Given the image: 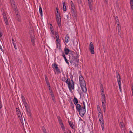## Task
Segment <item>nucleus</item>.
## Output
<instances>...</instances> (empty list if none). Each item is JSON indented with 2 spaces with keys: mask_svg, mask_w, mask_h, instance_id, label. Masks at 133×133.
I'll return each instance as SVG.
<instances>
[{
  "mask_svg": "<svg viewBox=\"0 0 133 133\" xmlns=\"http://www.w3.org/2000/svg\"><path fill=\"white\" fill-rule=\"evenodd\" d=\"M59 124H60V125H62L63 124V123L62 122V120L60 121H59Z\"/></svg>",
  "mask_w": 133,
  "mask_h": 133,
  "instance_id": "49",
  "label": "nucleus"
},
{
  "mask_svg": "<svg viewBox=\"0 0 133 133\" xmlns=\"http://www.w3.org/2000/svg\"><path fill=\"white\" fill-rule=\"evenodd\" d=\"M69 39L70 38L69 37V36L67 34L66 35L65 38V42L66 43H68L69 40Z\"/></svg>",
  "mask_w": 133,
  "mask_h": 133,
  "instance_id": "18",
  "label": "nucleus"
},
{
  "mask_svg": "<svg viewBox=\"0 0 133 133\" xmlns=\"http://www.w3.org/2000/svg\"><path fill=\"white\" fill-rule=\"evenodd\" d=\"M12 43H13H13H15V41H14V40L13 39H12Z\"/></svg>",
  "mask_w": 133,
  "mask_h": 133,
  "instance_id": "63",
  "label": "nucleus"
},
{
  "mask_svg": "<svg viewBox=\"0 0 133 133\" xmlns=\"http://www.w3.org/2000/svg\"><path fill=\"white\" fill-rule=\"evenodd\" d=\"M115 20L116 23H117V24H119V22L118 20V18L117 16H116L115 17Z\"/></svg>",
  "mask_w": 133,
  "mask_h": 133,
  "instance_id": "19",
  "label": "nucleus"
},
{
  "mask_svg": "<svg viewBox=\"0 0 133 133\" xmlns=\"http://www.w3.org/2000/svg\"><path fill=\"white\" fill-rule=\"evenodd\" d=\"M52 100H53L54 102L55 103L56 102L55 99V97H52Z\"/></svg>",
  "mask_w": 133,
  "mask_h": 133,
  "instance_id": "46",
  "label": "nucleus"
},
{
  "mask_svg": "<svg viewBox=\"0 0 133 133\" xmlns=\"http://www.w3.org/2000/svg\"><path fill=\"white\" fill-rule=\"evenodd\" d=\"M89 6L90 10H92V5L91 4V0H88Z\"/></svg>",
  "mask_w": 133,
  "mask_h": 133,
  "instance_id": "17",
  "label": "nucleus"
},
{
  "mask_svg": "<svg viewBox=\"0 0 133 133\" xmlns=\"http://www.w3.org/2000/svg\"><path fill=\"white\" fill-rule=\"evenodd\" d=\"M70 4L71 5V8L72 13H73L74 14H75L76 11L75 7L72 1H71L70 2Z\"/></svg>",
  "mask_w": 133,
  "mask_h": 133,
  "instance_id": "11",
  "label": "nucleus"
},
{
  "mask_svg": "<svg viewBox=\"0 0 133 133\" xmlns=\"http://www.w3.org/2000/svg\"><path fill=\"white\" fill-rule=\"evenodd\" d=\"M97 111L99 112L98 114V115L100 123L101 125L102 130L103 131L104 130V121L103 118L102 113L99 105L97 106Z\"/></svg>",
  "mask_w": 133,
  "mask_h": 133,
  "instance_id": "1",
  "label": "nucleus"
},
{
  "mask_svg": "<svg viewBox=\"0 0 133 133\" xmlns=\"http://www.w3.org/2000/svg\"><path fill=\"white\" fill-rule=\"evenodd\" d=\"M73 102L74 104L75 105H77V104H78V101L77 98L75 97H74V98L73 99Z\"/></svg>",
  "mask_w": 133,
  "mask_h": 133,
  "instance_id": "15",
  "label": "nucleus"
},
{
  "mask_svg": "<svg viewBox=\"0 0 133 133\" xmlns=\"http://www.w3.org/2000/svg\"><path fill=\"white\" fill-rule=\"evenodd\" d=\"M118 34L120 35L121 34V29H118Z\"/></svg>",
  "mask_w": 133,
  "mask_h": 133,
  "instance_id": "48",
  "label": "nucleus"
},
{
  "mask_svg": "<svg viewBox=\"0 0 133 133\" xmlns=\"http://www.w3.org/2000/svg\"><path fill=\"white\" fill-rule=\"evenodd\" d=\"M50 31L52 34L51 35V36L54 37L55 35L54 32V31L53 30H50Z\"/></svg>",
  "mask_w": 133,
  "mask_h": 133,
  "instance_id": "30",
  "label": "nucleus"
},
{
  "mask_svg": "<svg viewBox=\"0 0 133 133\" xmlns=\"http://www.w3.org/2000/svg\"><path fill=\"white\" fill-rule=\"evenodd\" d=\"M63 57L64 58V59L65 61L66 62V63L68 64H69V62H68L67 59L66 58V57H65V56L64 57Z\"/></svg>",
  "mask_w": 133,
  "mask_h": 133,
  "instance_id": "37",
  "label": "nucleus"
},
{
  "mask_svg": "<svg viewBox=\"0 0 133 133\" xmlns=\"http://www.w3.org/2000/svg\"><path fill=\"white\" fill-rule=\"evenodd\" d=\"M16 111L17 113L18 116L22 124H24L23 118L20 111L19 109L18 108H16Z\"/></svg>",
  "mask_w": 133,
  "mask_h": 133,
  "instance_id": "6",
  "label": "nucleus"
},
{
  "mask_svg": "<svg viewBox=\"0 0 133 133\" xmlns=\"http://www.w3.org/2000/svg\"><path fill=\"white\" fill-rule=\"evenodd\" d=\"M63 10L64 11H66V7L65 3V2H64L63 3Z\"/></svg>",
  "mask_w": 133,
  "mask_h": 133,
  "instance_id": "16",
  "label": "nucleus"
},
{
  "mask_svg": "<svg viewBox=\"0 0 133 133\" xmlns=\"http://www.w3.org/2000/svg\"><path fill=\"white\" fill-rule=\"evenodd\" d=\"M101 97V98L102 99V102H106V100L105 99V96H104V97L102 96V97Z\"/></svg>",
  "mask_w": 133,
  "mask_h": 133,
  "instance_id": "28",
  "label": "nucleus"
},
{
  "mask_svg": "<svg viewBox=\"0 0 133 133\" xmlns=\"http://www.w3.org/2000/svg\"><path fill=\"white\" fill-rule=\"evenodd\" d=\"M65 53L66 55H67L69 52V50L68 48H65L64 49Z\"/></svg>",
  "mask_w": 133,
  "mask_h": 133,
  "instance_id": "21",
  "label": "nucleus"
},
{
  "mask_svg": "<svg viewBox=\"0 0 133 133\" xmlns=\"http://www.w3.org/2000/svg\"><path fill=\"white\" fill-rule=\"evenodd\" d=\"M82 102H83V106H82L81 107H83V108L84 107V108H85V102L84 101H83Z\"/></svg>",
  "mask_w": 133,
  "mask_h": 133,
  "instance_id": "45",
  "label": "nucleus"
},
{
  "mask_svg": "<svg viewBox=\"0 0 133 133\" xmlns=\"http://www.w3.org/2000/svg\"><path fill=\"white\" fill-rule=\"evenodd\" d=\"M56 21L57 23L58 26L60 27L61 25V19L60 14L58 15H56Z\"/></svg>",
  "mask_w": 133,
  "mask_h": 133,
  "instance_id": "9",
  "label": "nucleus"
},
{
  "mask_svg": "<svg viewBox=\"0 0 133 133\" xmlns=\"http://www.w3.org/2000/svg\"><path fill=\"white\" fill-rule=\"evenodd\" d=\"M19 12H17V13H15V14L16 15V17L18 16H19L20 15L18 14Z\"/></svg>",
  "mask_w": 133,
  "mask_h": 133,
  "instance_id": "56",
  "label": "nucleus"
},
{
  "mask_svg": "<svg viewBox=\"0 0 133 133\" xmlns=\"http://www.w3.org/2000/svg\"><path fill=\"white\" fill-rule=\"evenodd\" d=\"M56 43H60L61 40L59 39H56Z\"/></svg>",
  "mask_w": 133,
  "mask_h": 133,
  "instance_id": "36",
  "label": "nucleus"
},
{
  "mask_svg": "<svg viewBox=\"0 0 133 133\" xmlns=\"http://www.w3.org/2000/svg\"><path fill=\"white\" fill-rule=\"evenodd\" d=\"M117 24V28H118V29H121V28L119 26V24Z\"/></svg>",
  "mask_w": 133,
  "mask_h": 133,
  "instance_id": "55",
  "label": "nucleus"
},
{
  "mask_svg": "<svg viewBox=\"0 0 133 133\" xmlns=\"http://www.w3.org/2000/svg\"><path fill=\"white\" fill-rule=\"evenodd\" d=\"M76 109L79 112L80 116L82 117H83L86 112L85 108L81 107L79 104H77L76 105Z\"/></svg>",
  "mask_w": 133,
  "mask_h": 133,
  "instance_id": "3",
  "label": "nucleus"
},
{
  "mask_svg": "<svg viewBox=\"0 0 133 133\" xmlns=\"http://www.w3.org/2000/svg\"><path fill=\"white\" fill-rule=\"evenodd\" d=\"M63 57H64L65 56V54L64 52H62V54L61 55Z\"/></svg>",
  "mask_w": 133,
  "mask_h": 133,
  "instance_id": "54",
  "label": "nucleus"
},
{
  "mask_svg": "<svg viewBox=\"0 0 133 133\" xmlns=\"http://www.w3.org/2000/svg\"><path fill=\"white\" fill-rule=\"evenodd\" d=\"M27 114L29 116H31V114L30 111L27 112Z\"/></svg>",
  "mask_w": 133,
  "mask_h": 133,
  "instance_id": "41",
  "label": "nucleus"
},
{
  "mask_svg": "<svg viewBox=\"0 0 133 133\" xmlns=\"http://www.w3.org/2000/svg\"><path fill=\"white\" fill-rule=\"evenodd\" d=\"M67 78H66L64 76V77H62V80L63 81L65 82L66 83L68 82L69 80V79L67 76Z\"/></svg>",
  "mask_w": 133,
  "mask_h": 133,
  "instance_id": "14",
  "label": "nucleus"
},
{
  "mask_svg": "<svg viewBox=\"0 0 133 133\" xmlns=\"http://www.w3.org/2000/svg\"><path fill=\"white\" fill-rule=\"evenodd\" d=\"M12 5L13 4L14 6V11L15 13H17L18 11V10L16 9L17 7L16 6H15V3L14 0H11Z\"/></svg>",
  "mask_w": 133,
  "mask_h": 133,
  "instance_id": "12",
  "label": "nucleus"
},
{
  "mask_svg": "<svg viewBox=\"0 0 133 133\" xmlns=\"http://www.w3.org/2000/svg\"><path fill=\"white\" fill-rule=\"evenodd\" d=\"M57 48H58L59 50H61V46L60 43H56Z\"/></svg>",
  "mask_w": 133,
  "mask_h": 133,
  "instance_id": "23",
  "label": "nucleus"
},
{
  "mask_svg": "<svg viewBox=\"0 0 133 133\" xmlns=\"http://www.w3.org/2000/svg\"><path fill=\"white\" fill-rule=\"evenodd\" d=\"M42 131L43 132V133H47V131H46V130L44 126L42 127Z\"/></svg>",
  "mask_w": 133,
  "mask_h": 133,
  "instance_id": "25",
  "label": "nucleus"
},
{
  "mask_svg": "<svg viewBox=\"0 0 133 133\" xmlns=\"http://www.w3.org/2000/svg\"><path fill=\"white\" fill-rule=\"evenodd\" d=\"M50 92L51 93V94H53V92H52V90H50Z\"/></svg>",
  "mask_w": 133,
  "mask_h": 133,
  "instance_id": "62",
  "label": "nucleus"
},
{
  "mask_svg": "<svg viewBox=\"0 0 133 133\" xmlns=\"http://www.w3.org/2000/svg\"><path fill=\"white\" fill-rule=\"evenodd\" d=\"M116 77L118 83L121 82V78L118 72H116Z\"/></svg>",
  "mask_w": 133,
  "mask_h": 133,
  "instance_id": "13",
  "label": "nucleus"
},
{
  "mask_svg": "<svg viewBox=\"0 0 133 133\" xmlns=\"http://www.w3.org/2000/svg\"><path fill=\"white\" fill-rule=\"evenodd\" d=\"M56 9L57 10V11H58V9L57 7H56Z\"/></svg>",
  "mask_w": 133,
  "mask_h": 133,
  "instance_id": "64",
  "label": "nucleus"
},
{
  "mask_svg": "<svg viewBox=\"0 0 133 133\" xmlns=\"http://www.w3.org/2000/svg\"><path fill=\"white\" fill-rule=\"evenodd\" d=\"M25 108V109H26V111H27V112L29 111H30V109L29 108H28L27 107L26 108Z\"/></svg>",
  "mask_w": 133,
  "mask_h": 133,
  "instance_id": "50",
  "label": "nucleus"
},
{
  "mask_svg": "<svg viewBox=\"0 0 133 133\" xmlns=\"http://www.w3.org/2000/svg\"><path fill=\"white\" fill-rule=\"evenodd\" d=\"M50 95L51 96V97H54V94H50Z\"/></svg>",
  "mask_w": 133,
  "mask_h": 133,
  "instance_id": "59",
  "label": "nucleus"
},
{
  "mask_svg": "<svg viewBox=\"0 0 133 133\" xmlns=\"http://www.w3.org/2000/svg\"><path fill=\"white\" fill-rule=\"evenodd\" d=\"M50 95L51 96V97H54V94H50Z\"/></svg>",
  "mask_w": 133,
  "mask_h": 133,
  "instance_id": "58",
  "label": "nucleus"
},
{
  "mask_svg": "<svg viewBox=\"0 0 133 133\" xmlns=\"http://www.w3.org/2000/svg\"><path fill=\"white\" fill-rule=\"evenodd\" d=\"M39 11L40 15L42 17V10L41 5L39 6Z\"/></svg>",
  "mask_w": 133,
  "mask_h": 133,
  "instance_id": "20",
  "label": "nucleus"
},
{
  "mask_svg": "<svg viewBox=\"0 0 133 133\" xmlns=\"http://www.w3.org/2000/svg\"><path fill=\"white\" fill-rule=\"evenodd\" d=\"M79 57V55L77 53L74 55L72 56V60L75 63H76V62L77 63L79 62V59H78Z\"/></svg>",
  "mask_w": 133,
  "mask_h": 133,
  "instance_id": "7",
  "label": "nucleus"
},
{
  "mask_svg": "<svg viewBox=\"0 0 133 133\" xmlns=\"http://www.w3.org/2000/svg\"><path fill=\"white\" fill-rule=\"evenodd\" d=\"M80 84L82 91L84 93H86L87 92V88L86 87V84L84 78L82 76H80L79 77Z\"/></svg>",
  "mask_w": 133,
  "mask_h": 133,
  "instance_id": "2",
  "label": "nucleus"
},
{
  "mask_svg": "<svg viewBox=\"0 0 133 133\" xmlns=\"http://www.w3.org/2000/svg\"><path fill=\"white\" fill-rule=\"evenodd\" d=\"M89 50L90 51V52L92 54H94V47L93 44L92 42H91L89 47Z\"/></svg>",
  "mask_w": 133,
  "mask_h": 133,
  "instance_id": "10",
  "label": "nucleus"
},
{
  "mask_svg": "<svg viewBox=\"0 0 133 133\" xmlns=\"http://www.w3.org/2000/svg\"><path fill=\"white\" fill-rule=\"evenodd\" d=\"M50 30H53V27L51 24H50Z\"/></svg>",
  "mask_w": 133,
  "mask_h": 133,
  "instance_id": "42",
  "label": "nucleus"
},
{
  "mask_svg": "<svg viewBox=\"0 0 133 133\" xmlns=\"http://www.w3.org/2000/svg\"><path fill=\"white\" fill-rule=\"evenodd\" d=\"M106 102H102V106L103 108H106L105 103Z\"/></svg>",
  "mask_w": 133,
  "mask_h": 133,
  "instance_id": "35",
  "label": "nucleus"
},
{
  "mask_svg": "<svg viewBox=\"0 0 133 133\" xmlns=\"http://www.w3.org/2000/svg\"><path fill=\"white\" fill-rule=\"evenodd\" d=\"M57 117V118H58V121H59L60 120V121L62 120L61 119L60 117L59 116H58Z\"/></svg>",
  "mask_w": 133,
  "mask_h": 133,
  "instance_id": "52",
  "label": "nucleus"
},
{
  "mask_svg": "<svg viewBox=\"0 0 133 133\" xmlns=\"http://www.w3.org/2000/svg\"><path fill=\"white\" fill-rule=\"evenodd\" d=\"M21 97L22 102L26 100L24 96L22 94H21Z\"/></svg>",
  "mask_w": 133,
  "mask_h": 133,
  "instance_id": "33",
  "label": "nucleus"
},
{
  "mask_svg": "<svg viewBox=\"0 0 133 133\" xmlns=\"http://www.w3.org/2000/svg\"><path fill=\"white\" fill-rule=\"evenodd\" d=\"M131 9L132 10H133V5H130Z\"/></svg>",
  "mask_w": 133,
  "mask_h": 133,
  "instance_id": "60",
  "label": "nucleus"
},
{
  "mask_svg": "<svg viewBox=\"0 0 133 133\" xmlns=\"http://www.w3.org/2000/svg\"><path fill=\"white\" fill-rule=\"evenodd\" d=\"M52 67L54 70V71L55 72V74L56 73L58 75L61 73L60 70L58 67V65L56 63H54L52 64Z\"/></svg>",
  "mask_w": 133,
  "mask_h": 133,
  "instance_id": "5",
  "label": "nucleus"
},
{
  "mask_svg": "<svg viewBox=\"0 0 133 133\" xmlns=\"http://www.w3.org/2000/svg\"><path fill=\"white\" fill-rule=\"evenodd\" d=\"M100 89L101 91H104L103 87L102 84H101L100 85Z\"/></svg>",
  "mask_w": 133,
  "mask_h": 133,
  "instance_id": "38",
  "label": "nucleus"
},
{
  "mask_svg": "<svg viewBox=\"0 0 133 133\" xmlns=\"http://www.w3.org/2000/svg\"><path fill=\"white\" fill-rule=\"evenodd\" d=\"M31 42L32 43V45H35L34 43V39L33 37H31Z\"/></svg>",
  "mask_w": 133,
  "mask_h": 133,
  "instance_id": "31",
  "label": "nucleus"
},
{
  "mask_svg": "<svg viewBox=\"0 0 133 133\" xmlns=\"http://www.w3.org/2000/svg\"><path fill=\"white\" fill-rule=\"evenodd\" d=\"M119 85V87L120 90V91L121 92H122V89L121 87V82H118V83Z\"/></svg>",
  "mask_w": 133,
  "mask_h": 133,
  "instance_id": "27",
  "label": "nucleus"
},
{
  "mask_svg": "<svg viewBox=\"0 0 133 133\" xmlns=\"http://www.w3.org/2000/svg\"><path fill=\"white\" fill-rule=\"evenodd\" d=\"M66 83L70 91H72V90H73L74 89V84L72 79L70 80V79H69L68 82Z\"/></svg>",
  "mask_w": 133,
  "mask_h": 133,
  "instance_id": "4",
  "label": "nucleus"
},
{
  "mask_svg": "<svg viewBox=\"0 0 133 133\" xmlns=\"http://www.w3.org/2000/svg\"><path fill=\"white\" fill-rule=\"evenodd\" d=\"M2 107V104L1 102V101H0V109H1Z\"/></svg>",
  "mask_w": 133,
  "mask_h": 133,
  "instance_id": "53",
  "label": "nucleus"
},
{
  "mask_svg": "<svg viewBox=\"0 0 133 133\" xmlns=\"http://www.w3.org/2000/svg\"><path fill=\"white\" fill-rule=\"evenodd\" d=\"M2 33L0 32V38L2 37Z\"/></svg>",
  "mask_w": 133,
  "mask_h": 133,
  "instance_id": "61",
  "label": "nucleus"
},
{
  "mask_svg": "<svg viewBox=\"0 0 133 133\" xmlns=\"http://www.w3.org/2000/svg\"><path fill=\"white\" fill-rule=\"evenodd\" d=\"M103 108V110H104V112H105V111H106V108Z\"/></svg>",
  "mask_w": 133,
  "mask_h": 133,
  "instance_id": "57",
  "label": "nucleus"
},
{
  "mask_svg": "<svg viewBox=\"0 0 133 133\" xmlns=\"http://www.w3.org/2000/svg\"><path fill=\"white\" fill-rule=\"evenodd\" d=\"M130 5H133V0H130Z\"/></svg>",
  "mask_w": 133,
  "mask_h": 133,
  "instance_id": "44",
  "label": "nucleus"
},
{
  "mask_svg": "<svg viewBox=\"0 0 133 133\" xmlns=\"http://www.w3.org/2000/svg\"><path fill=\"white\" fill-rule=\"evenodd\" d=\"M13 45H14V48L15 50H16L17 49V48L16 45V43H13Z\"/></svg>",
  "mask_w": 133,
  "mask_h": 133,
  "instance_id": "43",
  "label": "nucleus"
},
{
  "mask_svg": "<svg viewBox=\"0 0 133 133\" xmlns=\"http://www.w3.org/2000/svg\"><path fill=\"white\" fill-rule=\"evenodd\" d=\"M22 102L25 108H26L27 107L28 104L26 101H23Z\"/></svg>",
  "mask_w": 133,
  "mask_h": 133,
  "instance_id": "26",
  "label": "nucleus"
},
{
  "mask_svg": "<svg viewBox=\"0 0 133 133\" xmlns=\"http://www.w3.org/2000/svg\"><path fill=\"white\" fill-rule=\"evenodd\" d=\"M44 76H45V80L46 82L49 81L47 77V76L46 75H45Z\"/></svg>",
  "mask_w": 133,
  "mask_h": 133,
  "instance_id": "39",
  "label": "nucleus"
},
{
  "mask_svg": "<svg viewBox=\"0 0 133 133\" xmlns=\"http://www.w3.org/2000/svg\"><path fill=\"white\" fill-rule=\"evenodd\" d=\"M68 122L70 127L72 129H74V127L73 126V124L72 122L71 121H69Z\"/></svg>",
  "mask_w": 133,
  "mask_h": 133,
  "instance_id": "24",
  "label": "nucleus"
},
{
  "mask_svg": "<svg viewBox=\"0 0 133 133\" xmlns=\"http://www.w3.org/2000/svg\"><path fill=\"white\" fill-rule=\"evenodd\" d=\"M55 36L56 39H59V36L58 33L56 32H55Z\"/></svg>",
  "mask_w": 133,
  "mask_h": 133,
  "instance_id": "29",
  "label": "nucleus"
},
{
  "mask_svg": "<svg viewBox=\"0 0 133 133\" xmlns=\"http://www.w3.org/2000/svg\"><path fill=\"white\" fill-rule=\"evenodd\" d=\"M120 125L121 127H123L124 125L123 122L122 121L120 122Z\"/></svg>",
  "mask_w": 133,
  "mask_h": 133,
  "instance_id": "47",
  "label": "nucleus"
},
{
  "mask_svg": "<svg viewBox=\"0 0 133 133\" xmlns=\"http://www.w3.org/2000/svg\"><path fill=\"white\" fill-rule=\"evenodd\" d=\"M61 127L62 128V131H63L64 133H66L65 132V127L63 125V124L62 125H61Z\"/></svg>",
  "mask_w": 133,
  "mask_h": 133,
  "instance_id": "22",
  "label": "nucleus"
},
{
  "mask_svg": "<svg viewBox=\"0 0 133 133\" xmlns=\"http://www.w3.org/2000/svg\"><path fill=\"white\" fill-rule=\"evenodd\" d=\"M17 20L18 22H20L21 21V19L20 15L16 17Z\"/></svg>",
  "mask_w": 133,
  "mask_h": 133,
  "instance_id": "32",
  "label": "nucleus"
},
{
  "mask_svg": "<svg viewBox=\"0 0 133 133\" xmlns=\"http://www.w3.org/2000/svg\"><path fill=\"white\" fill-rule=\"evenodd\" d=\"M2 15L6 25H8L9 24V22L7 18L6 14L4 12H3Z\"/></svg>",
  "mask_w": 133,
  "mask_h": 133,
  "instance_id": "8",
  "label": "nucleus"
},
{
  "mask_svg": "<svg viewBox=\"0 0 133 133\" xmlns=\"http://www.w3.org/2000/svg\"><path fill=\"white\" fill-rule=\"evenodd\" d=\"M70 106H71L72 107H73V106H74V105L73 103L71 101V102H70Z\"/></svg>",
  "mask_w": 133,
  "mask_h": 133,
  "instance_id": "51",
  "label": "nucleus"
},
{
  "mask_svg": "<svg viewBox=\"0 0 133 133\" xmlns=\"http://www.w3.org/2000/svg\"><path fill=\"white\" fill-rule=\"evenodd\" d=\"M46 83L47 84V85L48 87L49 88H50V84L49 81L48 82H46Z\"/></svg>",
  "mask_w": 133,
  "mask_h": 133,
  "instance_id": "40",
  "label": "nucleus"
},
{
  "mask_svg": "<svg viewBox=\"0 0 133 133\" xmlns=\"http://www.w3.org/2000/svg\"><path fill=\"white\" fill-rule=\"evenodd\" d=\"M101 91V97H102V96H103V97L105 96V95L104 94V91Z\"/></svg>",
  "mask_w": 133,
  "mask_h": 133,
  "instance_id": "34",
  "label": "nucleus"
}]
</instances>
